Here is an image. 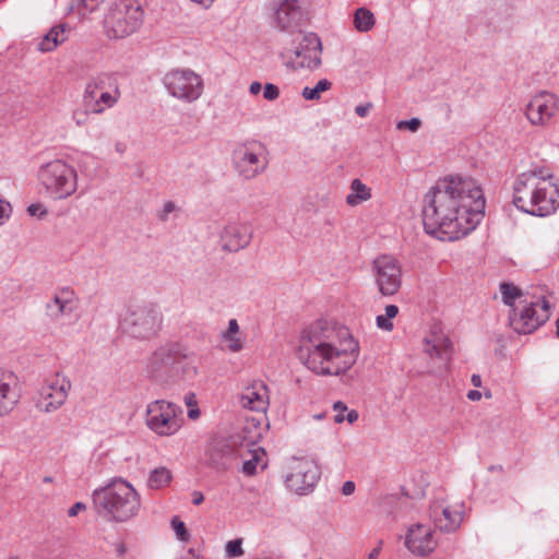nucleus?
I'll use <instances>...</instances> for the list:
<instances>
[{"instance_id":"nucleus-15","label":"nucleus","mask_w":559,"mask_h":559,"mask_svg":"<svg viewBox=\"0 0 559 559\" xmlns=\"http://www.w3.org/2000/svg\"><path fill=\"white\" fill-rule=\"evenodd\" d=\"M71 381L60 373L47 380L39 390L36 407L40 412L52 413L59 409L67 401Z\"/></svg>"},{"instance_id":"nucleus-10","label":"nucleus","mask_w":559,"mask_h":559,"mask_svg":"<svg viewBox=\"0 0 559 559\" xmlns=\"http://www.w3.org/2000/svg\"><path fill=\"white\" fill-rule=\"evenodd\" d=\"M552 177V174L544 167H536L520 174L513 185V204L519 210L528 213L538 192L543 190V182Z\"/></svg>"},{"instance_id":"nucleus-60","label":"nucleus","mask_w":559,"mask_h":559,"mask_svg":"<svg viewBox=\"0 0 559 559\" xmlns=\"http://www.w3.org/2000/svg\"><path fill=\"white\" fill-rule=\"evenodd\" d=\"M346 419L348 423L353 424L358 419V413L354 409L347 413Z\"/></svg>"},{"instance_id":"nucleus-19","label":"nucleus","mask_w":559,"mask_h":559,"mask_svg":"<svg viewBox=\"0 0 559 559\" xmlns=\"http://www.w3.org/2000/svg\"><path fill=\"white\" fill-rule=\"evenodd\" d=\"M320 478L319 467L309 460H297L286 476L287 486L299 495L311 490Z\"/></svg>"},{"instance_id":"nucleus-52","label":"nucleus","mask_w":559,"mask_h":559,"mask_svg":"<svg viewBox=\"0 0 559 559\" xmlns=\"http://www.w3.org/2000/svg\"><path fill=\"white\" fill-rule=\"evenodd\" d=\"M185 403H186L188 409L194 408L195 406H198V401H197V397H195L194 393L186 394L185 395Z\"/></svg>"},{"instance_id":"nucleus-25","label":"nucleus","mask_w":559,"mask_h":559,"mask_svg":"<svg viewBox=\"0 0 559 559\" xmlns=\"http://www.w3.org/2000/svg\"><path fill=\"white\" fill-rule=\"evenodd\" d=\"M242 407L254 412H265L269 406V390L264 382L254 381L240 395Z\"/></svg>"},{"instance_id":"nucleus-34","label":"nucleus","mask_w":559,"mask_h":559,"mask_svg":"<svg viewBox=\"0 0 559 559\" xmlns=\"http://www.w3.org/2000/svg\"><path fill=\"white\" fill-rule=\"evenodd\" d=\"M374 15L370 10L359 8L355 11L354 25L358 32H369L374 26Z\"/></svg>"},{"instance_id":"nucleus-33","label":"nucleus","mask_w":559,"mask_h":559,"mask_svg":"<svg viewBox=\"0 0 559 559\" xmlns=\"http://www.w3.org/2000/svg\"><path fill=\"white\" fill-rule=\"evenodd\" d=\"M500 293L502 297V301L504 305L509 306L510 309H513V307H516L515 300L523 299L525 296H532V293L530 292H523L518 286H515L512 283H501L500 284Z\"/></svg>"},{"instance_id":"nucleus-18","label":"nucleus","mask_w":559,"mask_h":559,"mask_svg":"<svg viewBox=\"0 0 559 559\" xmlns=\"http://www.w3.org/2000/svg\"><path fill=\"white\" fill-rule=\"evenodd\" d=\"M559 98L550 92L542 91L526 105L525 115L533 126H546L558 110Z\"/></svg>"},{"instance_id":"nucleus-2","label":"nucleus","mask_w":559,"mask_h":559,"mask_svg":"<svg viewBox=\"0 0 559 559\" xmlns=\"http://www.w3.org/2000/svg\"><path fill=\"white\" fill-rule=\"evenodd\" d=\"M358 352V343L346 328L321 319L302 331L298 358L319 376H338L350 369Z\"/></svg>"},{"instance_id":"nucleus-13","label":"nucleus","mask_w":559,"mask_h":559,"mask_svg":"<svg viewBox=\"0 0 559 559\" xmlns=\"http://www.w3.org/2000/svg\"><path fill=\"white\" fill-rule=\"evenodd\" d=\"M179 406L164 400L148 404L146 424L151 430L160 436H170L180 428L178 419Z\"/></svg>"},{"instance_id":"nucleus-47","label":"nucleus","mask_w":559,"mask_h":559,"mask_svg":"<svg viewBox=\"0 0 559 559\" xmlns=\"http://www.w3.org/2000/svg\"><path fill=\"white\" fill-rule=\"evenodd\" d=\"M11 205L8 202L0 200V225L3 224L4 219L10 216Z\"/></svg>"},{"instance_id":"nucleus-11","label":"nucleus","mask_w":559,"mask_h":559,"mask_svg":"<svg viewBox=\"0 0 559 559\" xmlns=\"http://www.w3.org/2000/svg\"><path fill=\"white\" fill-rule=\"evenodd\" d=\"M234 166L245 179H253L262 174L269 164L266 147L259 141L238 145L233 154Z\"/></svg>"},{"instance_id":"nucleus-32","label":"nucleus","mask_w":559,"mask_h":559,"mask_svg":"<svg viewBox=\"0 0 559 559\" xmlns=\"http://www.w3.org/2000/svg\"><path fill=\"white\" fill-rule=\"evenodd\" d=\"M425 353L430 357L437 356L440 359L448 361L451 358L452 343L449 338H440L438 342L431 344L430 341H426Z\"/></svg>"},{"instance_id":"nucleus-50","label":"nucleus","mask_w":559,"mask_h":559,"mask_svg":"<svg viewBox=\"0 0 559 559\" xmlns=\"http://www.w3.org/2000/svg\"><path fill=\"white\" fill-rule=\"evenodd\" d=\"M86 509V506L83 502H76L74 503L69 510L68 515L69 516H75L79 514V512Z\"/></svg>"},{"instance_id":"nucleus-23","label":"nucleus","mask_w":559,"mask_h":559,"mask_svg":"<svg viewBox=\"0 0 559 559\" xmlns=\"http://www.w3.org/2000/svg\"><path fill=\"white\" fill-rule=\"evenodd\" d=\"M430 516L437 528L450 533L460 527L463 520V511L461 507L452 508L435 502L430 507Z\"/></svg>"},{"instance_id":"nucleus-24","label":"nucleus","mask_w":559,"mask_h":559,"mask_svg":"<svg viewBox=\"0 0 559 559\" xmlns=\"http://www.w3.org/2000/svg\"><path fill=\"white\" fill-rule=\"evenodd\" d=\"M20 399L19 379L14 372L0 368V416L11 412Z\"/></svg>"},{"instance_id":"nucleus-22","label":"nucleus","mask_w":559,"mask_h":559,"mask_svg":"<svg viewBox=\"0 0 559 559\" xmlns=\"http://www.w3.org/2000/svg\"><path fill=\"white\" fill-rule=\"evenodd\" d=\"M542 191L538 192L535 202L527 214L534 216H548L556 212L559 206V188L551 179L543 182Z\"/></svg>"},{"instance_id":"nucleus-31","label":"nucleus","mask_w":559,"mask_h":559,"mask_svg":"<svg viewBox=\"0 0 559 559\" xmlns=\"http://www.w3.org/2000/svg\"><path fill=\"white\" fill-rule=\"evenodd\" d=\"M350 190L352 192L346 197V203L350 206H356L371 198V189L360 179H354L352 181Z\"/></svg>"},{"instance_id":"nucleus-35","label":"nucleus","mask_w":559,"mask_h":559,"mask_svg":"<svg viewBox=\"0 0 559 559\" xmlns=\"http://www.w3.org/2000/svg\"><path fill=\"white\" fill-rule=\"evenodd\" d=\"M399 313V308L395 305H388L385 307V314H380L376 318L377 326L383 331L391 332L394 328L392 319Z\"/></svg>"},{"instance_id":"nucleus-5","label":"nucleus","mask_w":559,"mask_h":559,"mask_svg":"<svg viewBox=\"0 0 559 559\" xmlns=\"http://www.w3.org/2000/svg\"><path fill=\"white\" fill-rule=\"evenodd\" d=\"M164 317L159 307L152 302L130 304L120 314V328L130 337L148 341L163 328Z\"/></svg>"},{"instance_id":"nucleus-39","label":"nucleus","mask_w":559,"mask_h":559,"mask_svg":"<svg viewBox=\"0 0 559 559\" xmlns=\"http://www.w3.org/2000/svg\"><path fill=\"white\" fill-rule=\"evenodd\" d=\"M171 527L174 528L178 539L182 542H187L190 537L187 527L182 521L179 520L178 516H174L171 519Z\"/></svg>"},{"instance_id":"nucleus-53","label":"nucleus","mask_w":559,"mask_h":559,"mask_svg":"<svg viewBox=\"0 0 559 559\" xmlns=\"http://www.w3.org/2000/svg\"><path fill=\"white\" fill-rule=\"evenodd\" d=\"M83 7L88 11H94L98 3L103 2L104 0H81Z\"/></svg>"},{"instance_id":"nucleus-26","label":"nucleus","mask_w":559,"mask_h":559,"mask_svg":"<svg viewBox=\"0 0 559 559\" xmlns=\"http://www.w3.org/2000/svg\"><path fill=\"white\" fill-rule=\"evenodd\" d=\"M75 308L74 294L69 288L59 290L47 304L46 313L52 319L57 320L63 316L72 313Z\"/></svg>"},{"instance_id":"nucleus-3","label":"nucleus","mask_w":559,"mask_h":559,"mask_svg":"<svg viewBox=\"0 0 559 559\" xmlns=\"http://www.w3.org/2000/svg\"><path fill=\"white\" fill-rule=\"evenodd\" d=\"M195 370L187 359L185 347L178 342L156 346L144 359L143 372L153 383L170 388Z\"/></svg>"},{"instance_id":"nucleus-9","label":"nucleus","mask_w":559,"mask_h":559,"mask_svg":"<svg viewBox=\"0 0 559 559\" xmlns=\"http://www.w3.org/2000/svg\"><path fill=\"white\" fill-rule=\"evenodd\" d=\"M293 48H286L282 53L286 66L294 70L297 69H317L321 64L320 53L322 45L319 36L314 33H304L301 31L294 33Z\"/></svg>"},{"instance_id":"nucleus-55","label":"nucleus","mask_w":559,"mask_h":559,"mask_svg":"<svg viewBox=\"0 0 559 559\" xmlns=\"http://www.w3.org/2000/svg\"><path fill=\"white\" fill-rule=\"evenodd\" d=\"M262 88V85L260 82L258 81H254L250 84L249 86V92L252 94V95H258L260 93Z\"/></svg>"},{"instance_id":"nucleus-38","label":"nucleus","mask_w":559,"mask_h":559,"mask_svg":"<svg viewBox=\"0 0 559 559\" xmlns=\"http://www.w3.org/2000/svg\"><path fill=\"white\" fill-rule=\"evenodd\" d=\"M92 111L87 110L86 106L82 104V108H76L72 111V119L78 127L85 126L88 122Z\"/></svg>"},{"instance_id":"nucleus-62","label":"nucleus","mask_w":559,"mask_h":559,"mask_svg":"<svg viewBox=\"0 0 559 559\" xmlns=\"http://www.w3.org/2000/svg\"><path fill=\"white\" fill-rule=\"evenodd\" d=\"M379 549H372L370 554L368 555V559H378L379 557Z\"/></svg>"},{"instance_id":"nucleus-57","label":"nucleus","mask_w":559,"mask_h":559,"mask_svg":"<svg viewBox=\"0 0 559 559\" xmlns=\"http://www.w3.org/2000/svg\"><path fill=\"white\" fill-rule=\"evenodd\" d=\"M200 415H201V412H200L199 406H195L194 408L188 409V417L190 419L195 420V419H198L200 417Z\"/></svg>"},{"instance_id":"nucleus-64","label":"nucleus","mask_w":559,"mask_h":559,"mask_svg":"<svg viewBox=\"0 0 559 559\" xmlns=\"http://www.w3.org/2000/svg\"><path fill=\"white\" fill-rule=\"evenodd\" d=\"M556 335L559 338V318L556 321Z\"/></svg>"},{"instance_id":"nucleus-37","label":"nucleus","mask_w":559,"mask_h":559,"mask_svg":"<svg viewBox=\"0 0 559 559\" xmlns=\"http://www.w3.org/2000/svg\"><path fill=\"white\" fill-rule=\"evenodd\" d=\"M264 455L265 453L262 449H259V451H253L252 457L243 462L242 472L248 476L254 475L257 466L262 461Z\"/></svg>"},{"instance_id":"nucleus-63","label":"nucleus","mask_w":559,"mask_h":559,"mask_svg":"<svg viewBox=\"0 0 559 559\" xmlns=\"http://www.w3.org/2000/svg\"><path fill=\"white\" fill-rule=\"evenodd\" d=\"M115 147L119 154H122L124 152V145L122 143H116Z\"/></svg>"},{"instance_id":"nucleus-4","label":"nucleus","mask_w":559,"mask_h":559,"mask_svg":"<svg viewBox=\"0 0 559 559\" xmlns=\"http://www.w3.org/2000/svg\"><path fill=\"white\" fill-rule=\"evenodd\" d=\"M93 503L97 513L117 522H126L138 514L141 498L130 483L116 478L94 490Z\"/></svg>"},{"instance_id":"nucleus-41","label":"nucleus","mask_w":559,"mask_h":559,"mask_svg":"<svg viewBox=\"0 0 559 559\" xmlns=\"http://www.w3.org/2000/svg\"><path fill=\"white\" fill-rule=\"evenodd\" d=\"M226 554L228 558L239 557L243 554L240 539H234L226 544Z\"/></svg>"},{"instance_id":"nucleus-45","label":"nucleus","mask_w":559,"mask_h":559,"mask_svg":"<svg viewBox=\"0 0 559 559\" xmlns=\"http://www.w3.org/2000/svg\"><path fill=\"white\" fill-rule=\"evenodd\" d=\"M27 213L31 216L44 218L48 214V211L41 203H33L27 207Z\"/></svg>"},{"instance_id":"nucleus-16","label":"nucleus","mask_w":559,"mask_h":559,"mask_svg":"<svg viewBox=\"0 0 559 559\" xmlns=\"http://www.w3.org/2000/svg\"><path fill=\"white\" fill-rule=\"evenodd\" d=\"M271 24L281 32L292 34L302 20V8L299 0H273L271 4Z\"/></svg>"},{"instance_id":"nucleus-30","label":"nucleus","mask_w":559,"mask_h":559,"mask_svg":"<svg viewBox=\"0 0 559 559\" xmlns=\"http://www.w3.org/2000/svg\"><path fill=\"white\" fill-rule=\"evenodd\" d=\"M173 480L171 472L165 466H158L148 474L146 486L150 489H162L167 487Z\"/></svg>"},{"instance_id":"nucleus-42","label":"nucleus","mask_w":559,"mask_h":559,"mask_svg":"<svg viewBox=\"0 0 559 559\" xmlns=\"http://www.w3.org/2000/svg\"><path fill=\"white\" fill-rule=\"evenodd\" d=\"M421 126V121L418 118H412L409 120H401L396 123V128L399 130H409L412 132H416Z\"/></svg>"},{"instance_id":"nucleus-59","label":"nucleus","mask_w":559,"mask_h":559,"mask_svg":"<svg viewBox=\"0 0 559 559\" xmlns=\"http://www.w3.org/2000/svg\"><path fill=\"white\" fill-rule=\"evenodd\" d=\"M467 397L471 400V401H479L481 399V393L477 390H471L468 393H467Z\"/></svg>"},{"instance_id":"nucleus-20","label":"nucleus","mask_w":559,"mask_h":559,"mask_svg":"<svg viewBox=\"0 0 559 559\" xmlns=\"http://www.w3.org/2000/svg\"><path fill=\"white\" fill-rule=\"evenodd\" d=\"M253 236L250 225L245 223H231L226 225L221 233V246L224 251L238 252L249 246Z\"/></svg>"},{"instance_id":"nucleus-44","label":"nucleus","mask_w":559,"mask_h":559,"mask_svg":"<svg viewBox=\"0 0 559 559\" xmlns=\"http://www.w3.org/2000/svg\"><path fill=\"white\" fill-rule=\"evenodd\" d=\"M177 210V205L173 201L164 203L162 210L158 212L157 217L160 222H167L170 213Z\"/></svg>"},{"instance_id":"nucleus-46","label":"nucleus","mask_w":559,"mask_h":559,"mask_svg":"<svg viewBox=\"0 0 559 559\" xmlns=\"http://www.w3.org/2000/svg\"><path fill=\"white\" fill-rule=\"evenodd\" d=\"M333 409L336 412V415L334 417V421L337 423V424L343 423L344 419H345L343 413L347 411L346 404H344L341 401H337V402L334 403Z\"/></svg>"},{"instance_id":"nucleus-58","label":"nucleus","mask_w":559,"mask_h":559,"mask_svg":"<svg viewBox=\"0 0 559 559\" xmlns=\"http://www.w3.org/2000/svg\"><path fill=\"white\" fill-rule=\"evenodd\" d=\"M203 500H204V497H203L202 492L193 491V493H192V502H193V504L199 506V504H201L203 502Z\"/></svg>"},{"instance_id":"nucleus-36","label":"nucleus","mask_w":559,"mask_h":559,"mask_svg":"<svg viewBox=\"0 0 559 559\" xmlns=\"http://www.w3.org/2000/svg\"><path fill=\"white\" fill-rule=\"evenodd\" d=\"M331 85H332V83L329 80L322 79L312 88L306 86L302 90L301 95L307 100H318L321 97V93L330 90Z\"/></svg>"},{"instance_id":"nucleus-56","label":"nucleus","mask_w":559,"mask_h":559,"mask_svg":"<svg viewBox=\"0 0 559 559\" xmlns=\"http://www.w3.org/2000/svg\"><path fill=\"white\" fill-rule=\"evenodd\" d=\"M190 1L200 5L203 9H209L212 7V4L215 0H190Z\"/></svg>"},{"instance_id":"nucleus-49","label":"nucleus","mask_w":559,"mask_h":559,"mask_svg":"<svg viewBox=\"0 0 559 559\" xmlns=\"http://www.w3.org/2000/svg\"><path fill=\"white\" fill-rule=\"evenodd\" d=\"M239 333V324L236 319H230L228 322L227 330L223 333V335H238Z\"/></svg>"},{"instance_id":"nucleus-12","label":"nucleus","mask_w":559,"mask_h":559,"mask_svg":"<svg viewBox=\"0 0 559 559\" xmlns=\"http://www.w3.org/2000/svg\"><path fill=\"white\" fill-rule=\"evenodd\" d=\"M164 84L168 93L187 103L200 98L203 93V80L190 69H176L164 78Z\"/></svg>"},{"instance_id":"nucleus-7","label":"nucleus","mask_w":559,"mask_h":559,"mask_svg":"<svg viewBox=\"0 0 559 559\" xmlns=\"http://www.w3.org/2000/svg\"><path fill=\"white\" fill-rule=\"evenodd\" d=\"M38 180L46 194L55 200H66L78 189L75 168L61 159L51 160L39 168Z\"/></svg>"},{"instance_id":"nucleus-27","label":"nucleus","mask_w":559,"mask_h":559,"mask_svg":"<svg viewBox=\"0 0 559 559\" xmlns=\"http://www.w3.org/2000/svg\"><path fill=\"white\" fill-rule=\"evenodd\" d=\"M121 93L105 91L83 94L82 103L93 115H102L106 109L112 108L119 100Z\"/></svg>"},{"instance_id":"nucleus-61","label":"nucleus","mask_w":559,"mask_h":559,"mask_svg":"<svg viewBox=\"0 0 559 559\" xmlns=\"http://www.w3.org/2000/svg\"><path fill=\"white\" fill-rule=\"evenodd\" d=\"M471 382L474 386L478 388L481 385V377L479 374H473L471 378Z\"/></svg>"},{"instance_id":"nucleus-54","label":"nucleus","mask_w":559,"mask_h":559,"mask_svg":"<svg viewBox=\"0 0 559 559\" xmlns=\"http://www.w3.org/2000/svg\"><path fill=\"white\" fill-rule=\"evenodd\" d=\"M115 551H116L117 557H119V558H123V557H124V555H126V554H127V551H128V548H127V546H126V544H124V543H118V544L116 545Z\"/></svg>"},{"instance_id":"nucleus-8","label":"nucleus","mask_w":559,"mask_h":559,"mask_svg":"<svg viewBox=\"0 0 559 559\" xmlns=\"http://www.w3.org/2000/svg\"><path fill=\"white\" fill-rule=\"evenodd\" d=\"M142 21L143 11L138 2L120 0L110 8L105 25L110 37L123 38L138 31Z\"/></svg>"},{"instance_id":"nucleus-40","label":"nucleus","mask_w":559,"mask_h":559,"mask_svg":"<svg viewBox=\"0 0 559 559\" xmlns=\"http://www.w3.org/2000/svg\"><path fill=\"white\" fill-rule=\"evenodd\" d=\"M222 337L231 353H238L243 348V342L238 335H222Z\"/></svg>"},{"instance_id":"nucleus-51","label":"nucleus","mask_w":559,"mask_h":559,"mask_svg":"<svg viewBox=\"0 0 559 559\" xmlns=\"http://www.w3.org/2000/svg\"><path fill=\"white\" fill-rule=\"evenodd\" d=\"M355 483L352 480H347L342 486V493L345 496H349L355 491Z\"/></svg>"},{"instance_id":"nucleus-21","label":"nucleus","mask_w":559,"mask_h":559,"mask_svg":"<svg viewBox=\"0 0 559 559\" xmlns=\"http://www.w3.org/2000/svg\"><path fill=\"white\" fill-rule=\"evenodd\" d=\"M436 545L430 527L424 524L409 527L405 538V546L409 551L417 556H426L436 548Z\"/></svg>"},{"instance_id":"nucleus-29","label":"nucleus","mask_w":559,"mask_h":559,"mask_svg":"<svg viewBox=\"0 0 559 559\" xmlns=\"http://www.w3.org/2000/svg\"><path fill=\"white\" fill-rule=\"evenodd\" d=\"M68 38V29L64 24L55 25L38 43V50L49 52L55 50L60 44Z\"/></svg>"},{"instance_id":"nucleus-28","label":"nucleus","mask_w":559,"mask_h":559,"mask_svg":"<svg viewBox=\"0 0 559 559\" xmlns=\"http://www.w3.org/2000/svg\"><path fill=\"white\" fill-rule=\"evenodd\" d=\"M102 91L108 93H121L116 74L102 72L91 76L85 85L83 94H91L93 92L97 93Z\"/></svg>"},{"instance_id":"nucleus-1","label":"nucleus","mask_w":559,"mask_h":559,"mask_svg":"<svg viewBox=\"0 0 559 559\" xmlns=\"http://www.w3.org/2000/svg\"><path fill=\"white\" fill-rule=\"evenodd\" d=\"M484 209L485 198L475 180L460 176L443 178L424 198V228L442 241H454L476 228Z\"/></svg>"},{"instance_id":"nucleus-48","label":"nucleus","mask_w":559,"mask_h":559,"mask_svg":"<svg viewBox=\"0 0 559 559\" xmlns=\"http://www.w3.org/2000/svg\"><path fill=\"white\" fill-rule=\"evenodd\" d=\"M372 107H373V105L371 103L360 104L355 107V112L359 117L364 118L369 114V111L371 110Z\"/></svg>"},{"instance_id":"nucleus-17","label":"nucleus","mask_w":559,"mask_h":559,"mask_svg":"<svg viewBox=\"0 0 559 559\" xmlns=\"http://www.w3.org/2000/svg\"><path fill=\"white\" fill-rule=\"evenodd\" d=\"M243 445L236 448L233 438L215 437L211 440L205 451V462L216 469H227L237 455H242Z\"/></svg>"},{"instance_id":"nucleus-6","label":"nucleus","mask_w":559,"mask_h":559,"mask_svg":"<svg viewBox=\"0 0 559 559\" xmlns=\"http://www.w3.org/2000/svg\"><path fill=\"white\" fill-rule=\"evenodd\" d=\"M550 318V304L543 295L532 293L510 309L509 324L518 334H531Z\"/></svg>"},{"instance_id":"nucleus-14","label":"nucleus","mask_w":559,"mask_h":559,"mask_svg":"<svg viewBox=\"0 0 559 559\" xmlns=\"http://www.w3.org/2000/svg\"><path fill=\"white\" fill-rule=\"evenodd\" d=\"M376 284L382 296H393L402 284V267L391 255L378 257L372 263Z\"/></svg>"},{"instance_id":"nucleus-43","label":"nucleus","mask_w":559,"mask_h":559,"mask_svg":"<svg viewBox=\"0 0 559 559\" xmlns=\"http://www.w3.org/2000/svg\"><path fill=\"white\" fill-rule=\"evenodd\" d=\"M263 97L269 102H273L280 97V88L273 83H266L263 86Z\"/></svg>"}]
</instances>
